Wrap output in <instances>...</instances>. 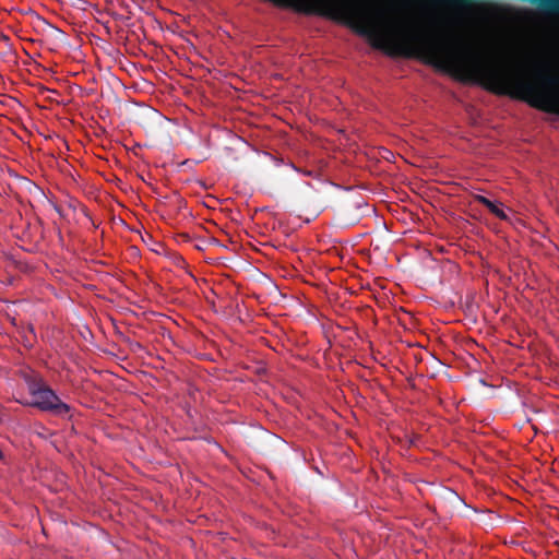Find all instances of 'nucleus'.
<instances>
[{
	"instance_id": "f257e3e1",
	"label": "nucleus",
	"mask_w": 559,
	"mask_h": 559,
	"mask_svg": "<svg viewBox=\"0 0 559 559\" xmlns=\"http://www.w3.org/2000/svg\"><path fill=\"white\" fill-rule=\"evenodd\" d=\"M24 380L33 397L31 406L61 418L71 417V407L60 400L40 376L28 373L24 376Z\"/></svg>"
},
{
	"instance_id": "20e7f679",
	"label": "nucleus",
	"mask_w": 559,
	"mask_h": 559,
	"mask_svg": "<svg viewBox=\"0 0 559 559\" xmlns=\"http://www.w3.org/2000/svg\"><path fill=\"white\" fill-rule=\"evenodd\" d=\"M493 204L492 201L488 200L484 206H486L487 209H491V205Z\"/></svg>"
},
{
	"instance_id": "f03ea898",
	"label": "nucleus",
	"mask_w": 559,
	"mask_h": 559,
	"mask_svg": "<svg viewBox=\"0 0 559 559\" xmlns=\"http://www.w3.org/2000/svg\"><path fill=\"white\" fill-rule=\"evenodd\" d=\"M491 214L500 219H508L507 214L501 210L496 203L491 205V209H488Z\"/></svg>"
},
{
	"instance_id": "39448f33",
	"label": "nucleus",
	"mask_w": 559,
	"mask_h": 559,
	"mask_svg": "<svg viewBox=\"0 0 559 559\" xmlns=\"http://www.w3.org/2000/svg\"><path fill=\"white\" fill-rule=\"evenodd\" d=\"M0 459H2V452L0 451Z\"/></svg>"
},
{
	"instance_id": "7ed1b4c3",
	"label": "nucleus",
	"mask_w": 559,
	"mask_h": 559,
	"mask_svg": "<svg viewBox=\"0 0 559 559\" xmlns=\"http://www.w3.org/2000/svg\"><path fill=\"white\" fill-rule=\"evenodd\" d=\"M472 198H473L474 201H476V202H478V203H480L483 205H485V203L489 200L486 197L480 195V194H473Z\"/></svg>"
}]
</instances>
